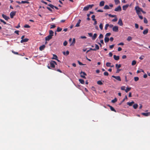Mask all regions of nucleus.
Wrapping results in <instances>:
<instances>
[{"label": "nucleus", "mask_w": 150, "mask_h": 150, "mask_svg": "<svg viewBox=\"0 0 150 150\" xmlns=\"http://www.w3.org/2000/svg\"><path fill=\"white\" fill-rule=\"evenodd\" d=\"M133 108L134 109H136L137 108V107H138V105L137 104H134L133 105Z\"/></svg>", "instance_id": "72a5a7b5"}, {"label": "nucleus", "mask_w": 150, "mask_h": 150, "mask_svg": "<svg viewBox=\"0 0 150 150\" xmlns=\"http://www.w3.org/2000/svg\"><path fill=\"white\" fill-rule=\"evenodd\" d=\"M94 5L93 4L88 5L87 6H86L84 7L83 9V10L84 11H88L90 8H91Z\"/></svg>", "instance_id": "7ed1b4c3"}, {"label": "nucleus", "mask_w": 150, "mask_h": 150, "mask_svg": "<svg viewBox=\"0 0 150 150\" xmlns=\"http://www.w3.org/2000/svg\"><path fill=\"white\" fill-rule=\"evenodd\" d=\"M136 63V62L135 60H133L132 63V65L133 66L135 65Z\"/></svg>", "instance_id": "79ce46f5"}, {"label": "nucleus", "mask_w": 150, "mask_h": 150, "mask_svg": "<svg viewBox=\"0 0 150 150\" xmlns=\"http://www.w3.org/2000/svg\"><path fill=\"white\" fill-rule=\"evenodd\" d=\"M134 103V101H132L130 102H127V104L129 105V106H131Z\"/></svg>", "instance_id": "412c9836"}, {"label": "nucleus", "mask_w": 150, "mask_h": 150, "mask_svg": "<svg viewBox=\"0 0 150 150\" xmlns=\"http://www.w3.org/2000/svg\"><path fill=\"white\" fill-rule=\"evenodd\" d=\"M62 29L61 28H60L59 27H58L57 28V31L58 32H60L62 31Z\"/></svg>", "instance_id": "e433bc0d"}, {"label": "nucleus", "mask_w": 150, "mask_h": 150, "mask_svg": "<svg viewBox=\"0 0 150 150\" xmlns=\"http://www.w3.org/2000/svg\"><path fill=\"white\" fill-rule=\"evenodd\" d=\"M129 5L128 4H126L122 6L123 10L124 11H125L128 7Z\"/></svg>", "instance_id": "ddd939ff"}, {"label": "nucleus", "mask_w": 150, "mask_h": 150, "mask_svg": "<svg viewBox=\"0 0 150 150\" xmlns=\"http://www.w3.org/2000/svg\"><path fill=\"white\" fill-rule=\"evenodd\" d=\"M104 8L105 9H110V7L109 6L106 5L104 6Z\"/></svg>", "instance_id": "473e14b6"}, {"label": "nucleus", "mask_w": 150, "mask_h": 150, "mask_svg": "<svg viewBox=\"0 0 150 150\" xmlns=\"http://www.w3.org/2000/svg\"><path fill=\"white\" fill-rule=\"evenodd\" d=\"M78 63L80 65H84V64H82V63L81 62H80L79 61H78Z\"/></svg>", "instance_id": "052dcab7"}, {"label": "nucleus", "mask_w": 150, "mask_h": 150, "mask_svg": "<svg viewBox=\"0 0 150 150\" xmlns=\"http://www.w3.org/2000/svg\"><path fill=\"white\" fill-rule=\"evenodd\" d=\"M134 79L135 81H137L139 80V78L138 77H135Z\"/></svg>", "instance_id": "49530a36"}, {"label": "nucleus", "mask_w": 150, "mask_h": 150, "mask_svg": "<svg viewBox=\"0 0 150 150\" xmlns=\"http://www.w3.org/2000/svg\"><path fill=\"white\" fill-rule=\"evenodd\" d=\"M144 23L146 24L148 23V21L146 18H144Z\"/></svg>", "instance_id": "58836bf2"}, {"label": "nucleus", "mask_w": 150, "mask_h": 150, "mask_svg": "<svg viewBox=\"0 0 150 150\" xmlns=\"http://www.w3.org/2000/svg\"><path fill=\"white\" fill-rule=\"evenodd\" d=\"M121 89L122 90H125V86H122L121 88Z\"/></svg>", "instance_id": "0e129e2a"}, {"label": "nucleus", "mask_w": 150, "mask_h": 150, "mask_svg": "<svg viewBox=\"0 0 150 150\" xmlns=\"http://www.w3.org/2000/svg\"><path fill=\"white\" fill-rule=\"evenodd\" d=\"M108 15L110 17H112V18L116 17V15H112L110 14H109Z\"/></svg>", "instance_id": "de8ad7c7"}, {"label": "nucleus", "mask_w": 150, "mask_h": 150, "mask_svg": "<svg viewBox=\"0 0 150 150\" xmlns=\"http://www.w3.org/2000/svg\"><path fill=\"white\" fill-rule=\"evenodd\" d=\"M144 72V71L142 70V69H141L140 70H138L137 71V73H140V72Z\"/></svg>", "instance_id": "603ef678"}, {"label": "nucleus", "mask_w": 150, "mask_h": 150, "mask_svg": "<svg viewBox=\"0 0 150 150\" xmlns=\"http://www.w3.org/2000/svg\"><path fill=\"white\" fill-rule=\"evenodd\" d=\"M16 11H13L11 12L10 13V18H13L14 16L16 15Z\"/></svg>", "instance_id": "39448f33"}, {"label": "nucleus", "mask_w": 150, "mask_h": 150, "mask_svg": "<svg viewBox=\"0 0 150 150\" xmlns=\"http://www.w3.org/2000/svg\"><path fill=\"white\" fill-rule=\"evenodd\" d=\"M112 77H113L115 79H116L117 80L119 81H121V79L120 78V77L119 76H115L114 75H112Z\"/></svg>", "instance_id": "0eeeda50"}, {"label": "nucleus", "mask_w": 150, "mask_h": 150, "mask_svg": "<svg viewBox=\"0 0 150 150\" xmlns=\"http://www.w3.org/2000/svg\"><path fill=\"white\" fill-rule=\"evenodd\" d=\"M135 26L136 28L137 29L139 28V25L135 23Z\"/></svg>", "instance_id": "680f3d73"}, {"label": "nucleus", "mask_w": 150, "mask_h": 150, "mask_svg": "<svg viewBox=\"0 0 150 150\" xmlns=\"http://www.w3.org/2000/svg\"><path fill=\"white\" fill-rule=\"evenodd\" d=\"M2 16L7 21L8 19H10L9 17L6 16L4 14H2Z\"/></svg>", "instance_id": "9b49d317"}, {"label": "nucleus", "mask_w": 150, "mask_h": 150, "mask_svg": "<svg viewBox=\"0 0 150 150\" xmlns=\"http://www.w3.org/2000/svg\"><path fill=\"white\" fill-rule=\"evenodd\" d=\"M140 14H139V15H138L139 18L141 20L142 19H143V17L142 16H141L140 15Z\"/></svg>", "instance_id": "bf43d9fd"}, {"label": "nucleus", "mask_w": 150, "mask_h": 150, "mask_svg": "<svg viewBox=\"0 0 150 150\" xmlns=\"http://www.w3.org/2000/svg\"><path fill=\"white\" fill-rule=\"evenodd\" d=\"M142 8H140L138 6H136L135 7V10H136V13L137 15L141 14V12L142 11Z\"/></svg>", "instance_id": "f03ea898"}, {"label": "nucleus", "mask_w": 150, "mask_h": 150, "mask_svg": "<svg viewBox=\"0 0 150 150\" xmlns=\"http://www.w3.org/2000/svg\"><path fill=\"white\" fill-rule=\"evenodd\" d=\"M21 3H22V4L26 3L27 4H29L30 3V2L28 1H22L21 2Z\"/></svg>", "instance_id": "4c0bfd02"}, {"label": "nucleus", "mask_w": 150, "mask_h": 150, "mask_svg": "<svg viewBox=\"0 0 150 150\" xmlns=\"http://www.w3.org/2000/svg\"><path fill=\"white\" fill-rule=\"evenodd\" d=\"M56 27V26L55 25H51L50 28L52 29L55 28Z\"/></svg>", "instance_id": "e2e57ef3"}, {"label": "nucleus", "mask_w": 150, "mask_h": 150, "mask_svg": "<svg viewBox=\"0 0 150 150\" xmlns=\"http://www.w3.org/2000/svg\"><path fill=\"white\" fill-rule=\"evenodd\" d=\"M57 57L56 55L55 54H53V57H52V59H57Z\"/></svg>", "instance_id": "2f4dec72"}, {"label": "nucleus", "mask_w": 150, "mask_h": 150, "mask_svg": "<svg viewBox=\"0 0 150 150\" xmlns=\"http://www.w3.org/2000/svg\"><path fill=\"white\" fill-rule=\"evenodd\" d=\"M104 74L105 76H108L109 75V74L108 72H105L104 73Z\"/></svg>", "instance_id": "4d7b16f0"}, {"label": "nucleus", "mask_w": 150, "mask_h": 150, "mask_svg": "<svg viewBox=\"0 0 150 150\" xmlns=\"http://www.w3.org/2000/svg\"><path fill=\"white\" fill-rule=\"evenodd\" d=\"M47 8L48 10L49 11H51V12H52V10L50 7H46Z\"/></svg>", "instance_id": "6e6d98bb"}, {"label": "nucleus", "mask_w": 150, "mask_h": 150, "mask_svg": "<svg viewBox=\"0 0 150 150\" xmlns=\"http://www.w3.org/2000/svg\"><path fill=\"white\" fill-rule=\"evenodd\" d=\"M88 34L89 35V36L90 37H91L92 36L93 34L92 33H88Z\"/></svg>", "instance_id": "774afa93"}, {"label": "nucleus", "mask_w": 150, "mask_h": 150, "mask_svg": "<svg viewBox=\"0 0 150 150\" xmlns=\"http://www.w3.org/2000/svg\"><path fill=\"white\" fill-rule=\"evenodd\" d=\"M114 1L116 5H118L120 3L119 0H114Z\"/></svg>", "instance_id": "393cba45"}, {"label": "nucleus", "mask_w": 150, "mask_h": 150, "mask_svg": "<svg viewBox=\"0 0 150 150\" xmlns=\"http://www.w3.org/2000/svg\"><path fill=\"white\" fill-rule=\"evenodd\" d=\"M122 10L121 7L120 6H119L115 8L114 11H120Z\"/></svg>", "instance_id": "6e6552de"}, {"label": "nucleus", "mask_w": 150, "mask_h": 150, "mask_svg": "<svg viewBox=\"0 0 150 150\" xmlns=\"http://www.w3.org/2000/svg\"><path fill=\"white\" fill-rule=\"evenodd\" d=\"M117 101V99L116 98H115L113 100H112L111 102L112 103H115Z\"/></svg>", "instance_id": "c03bdc74"}, {"label": "nucleus", "mask_w": 150, "mask_h": 150, "mask_svg": "<svg viewBox=\"0 0 150 150\" xmlns=\"http://www.w3.org/2000/svg\"><path fill=\"white\" fill-rule=\"evenodd\" d=\"M111 64V63L110 62H107L106 63V66L107 67H110Z\"/></svg>", "instance_id": "f704fd0d"}, {"label": "nucleus", "mask_w": 150, "mask_h": 150, "mask_svg": "<svg viewBox=\"0 0 150 150\" xmlns=\"http://www.w3.org/2000/svg\"><path fill=\"white\" fill-rule=\"evenodd\" d=\"M132 39V38L131 36H128L127 39V40L128 41H130Z\"/></svg>", "instance_id": "c756f323"}, {"label": "nucleus", "mask_w": 150, "mask_h": 150, "mask_svg": "<svg viewBox=\"0 0 150 150\" xmlns=\"http://www.w3.org/2000/svg\"><path fill=\"white\" fill-rule=\"evenodd\" d=\"M24 27L25 28H30V26L26 24L24 25Z\"/></svg>", "instance_id": "3c124183"}, {"label": "nucleus", "mask_w": 150, "mask_h": 150, "mask_svg": "<svg viewBox=\"0 0 150 150\" xmlns=\"http://www.w3.org/2000/svg\"><path fill=\"white\" fill-rule=\"evenodd\" d=\"M67 44V42L66 41H65L63 43V45L64 46H66Z\"/></svg>", "instance_id": "5fc2aeb1"}, {"label": "nucleus", "mask_w": 150, "mask_h": 150, "mask_svg": "<svg viewBox=\"0 0 150 150\" xmlns=\"http://www.w3.org/2000/svg\"><path fill=\"white\" fill-rule=\"evenodd\" d=\"M95 16L94 15H93L92 16L91 18H92V20L93 21L96 20V19H95Z\"/></svg>", "instance_id": "13d9d810"}, {"label": "nucleus", "mask_w": 150, "mask_h": 150, "mask_svg": "<svg viewBox=\"0 0 150 150\" xmlns=\"http://www.w3.org/2000/svg\"><path fill=\"white\" fill-rule=\"evenodd\" d=\"M118 24L122 26L123 25V23L122 20L121 19H120L119 20Z\"/></svg>", "instance_id": "f8f14e48"}, {"label": "nucleus", "mask_w": 150, "mask_h": 150, "mask_svg": "<svg viewBox=\"0 0 150 150\" xmlns=\"http://www.w3.org/2000/svg\"><path fill=\"white\" fill-rule=\"evenodd\" d=\"M109 24H106V25L105 26V30H107V29L108 28L109 26Z\"/></svg>", "instance_id": "a18cd8bd"}, {"label": "nucleus", "mask_w": 150, "mask_h": 150, "mask_svg": "<svg viewBox=\"0 0 150 150\" xmlns=\"http://www.w3.org/2000/svg\"><path fill=\"white\" fill-rule=\"evenodd\" d=\"M110 35H111L110 33H107L106 34V35L105 36V37H107L109 36Z\"/></svg>", "instance_id": "09e8293b"}, {"label": "nucleus", "mask_w": 150, "mask_h": 150, "mask_svg": "<svg viewBox=\"0 0 150 150\" xmlns=\"http://www.w3.org/2000/svg\"><path fill=\"white\" fill-rule=\"evenodd\" d=\"M63 53L64 55H67L69 54V52L68 51H67L66 52H63Z\"/></svg>", "instance_id": "bb28decb"}, {"label": "nucleus", "mask_w": 150, "mask_h": 150, "mask_svg": "<svg viewBox=\"0 0 150 150\" xmlns=\"http://www.w3.org/2000/svg\"><path fill=\"white\" fill-rule=\"evenodd\" d=\"M49 35L45 38L46 41H49L52 38L54 33V32L51 30L49 31Z\"/></svg>", "instance_id": "f257e3e1"}, {"label": "nucleus", "mask_w": 150, "mask_h": 150, "mask_svg": "<svg viewBox=\"0 0 150 150\" xmlns=\"http://www.w3.org/2000/svg\"><path fill=\"white\" fill-rule=\"evenodd\" d=\"M81 21L80 19H79L78 21V22L77 23L76 25L75 26V27H78L80 26V24L81 23Z\"/></svg>", "instance_id": "6ab92c4d"}, {"label": "nucleus", "mask_w": 150, "mask_h": 150, "mask_svg": "<svg viewBox=\"0 0 150 150\" xmlns=\"http://www.w3.org/2000/svg\"><path fill=\"white\" fill-rule=\"evenodd\" d=\"M97 83L98 85H102L103 84V83L100 81H98L97 82Z\"/></svg>", "instance_id": "a19ab883"}, {"label": "nucleus", "mask_w": 150, "mask_h": 150, "mask_svg": "<svg viewBox=\"0 0 150 150\" xmlns=\"http://www.w3.org/2000/svg\"><path fill=\"white\" fill-rule=\"evenodd\" d=\"M109 38L107 37H105V38H104V41L105 42V43L108 42H109Z\"/></svg>", "instance_id": "4be33fe9"}, {"label": "nucleus", "mask_w": 150, "mask_h": 150, "mask_svg": "<svg viewBox=\"0 0 150 150\" xmlns=\"http://www.w3.org/2000/svg\"><path fill=\"white\" fill-rule=\"evenodd\" d=\"M12 52L14 54H17V55H21V54H18V52H16L13 51V50H12Z\"/></svg>", "instance_id": "37998d69"}, {"label": "nucleus", "mask_w": 150, "mask_h": 150, "mask_svg": "<svg viewBox=\"0 0 150 150\" xmlns=\"http://www.w3.org/2000/svg\"><path fill=\"white\" fill-rule=\"evenodd\" d=\"M29 39L28 38H25V39H23V40H22L21 41V43H23L24 42H27L28 41Z\"/></svg>", "instance_id": "f3484780"}, {"label": "nucleus", "mask_w": 150, "mask_h": 150, "mask_svg": "<svg viewBox=\"0 0 150 150\" xmlns=\"http://www.w3.org/2000/svg\"><path fill=\"white\" fill-rule=\"evenodd\" d=\"M95 49H92V48H90V50H91L93 51H96V50H98L99 49V47L98 45L95 44Z\"/></svg>", "instance_id": "9d476101"}, {"label": "nucleus", "mask_w": 150, "mask_h": 150, "mask_svg": "<svg viewBox=\"0 0 150 150\" xmlns=\"http://www.w3.org/2000/svg\"><path fill=\"white\" fill-rule=\"evenodd\" d=\"M131 89V87H128V88H127L125 90V91L126 92V93H127Z\"/></svg>", "instance_id": "cd10ccee"}, {"label": "nucleus", "mask_w": 150, "mask_h": 150, "mask_svg": "<svg viewBox=\"0 0 150 150\" xmlns=\"http://www.w3.org/2000/svg\"><path fill=\"white\" fill-rule=\"evenodd\" d=\"M148 29L147 28H146V29L143 32V33L144 35H146L148 33Z\"/></svg>", "instance_id": "aec40b11"}, {"label": "nucleus", "mask_w": 150, "mask_h": 150, "mask_svg": "<svg viewBox=\"0 0 150 150\" xmlns=\"http://www.w3.org/2000/svg\"><path fill=\"white\" fill-rule=\"evenodd\" d=\"M117 17L116 16V17H115V18L112 19V22H116L117 21Z\"/></svg>", "instance_id": "ea45409f"}, {"label": "nucleus", "mask_w": 150, "mask_h": 150, "mask_svg": "<svg viewBox=\"0 0 150 150\" xmlns=\"http://www.w3.org/2000/svg\"><path fill=\"white\" fill-rule=\"evenodd\" d=\"M99 27L100 29L102 30L103 28V26L102 23H101L99 25Z\"/></svg>", "instance_id": "8fccbe9b"}, {"label": "nucleus", "mask_w": 150, "mask_h": 150, "mask_svg": "<svg viewBox=\"0 0 150 150\" xmlns=\"http://www.w3.org/2000/svg\"><path fill=\"white\" fill-rule=\"evenodd\" d=\"M108 107H109L110 108V109L111 111H114L115 112H116V110H115V109L112 106H111L110 105H108Z\"/></svg>", "instance_id": "4468645a"}, {"label": "nucleus", "mask_w": 150, "mask_h": 150, "mask_svg": "<svg viewBox=\"0 0 150 150\" xmlns=\"http://www.w3.org/2000/svg\"><path fill=\"white\" fill-rule=\"evenodd\" d=\"M103 35L102 34H100L99 36V39L103 38Z\"/></svg>", "instance_id": "864d4df0"}, {"label": "nucleus", "mask_w": 150, "mask_h": 150, "mask_svg": "<svg viewBox=\"0 0 150 150\" xmlns=\"http://www.w3.org/2000/svg\"><path fill=\"white\" fill-rule=\"evenodd\" d=\"M50 64L51 67L54 68L55 67V64L57 65V63L55 61H51L50 62Z\"/></svg>", "instance_id": "20e7f679"}, {"label": "nucleus", "mask_w": 150, "mask_h": 150, "mask_svg": "<svg viewBox=\"0 0 150 150\" xmlns=\"http://www.w3.org/2000/svg\"><path fill=\"white\" fill-rule=\"evenodd\" d=\"M144 56L142 55V56H141V57H140L139 58V59L142 60H143L144 59Z\"/></svg>", "instance_id": "69168bd1"}, {"label": "nucleus", "mask_w": 150, "mask_h": 150, "mask_svg": "<svg viewBox=\"0 0 150 150\" xmlns=\"http://www.w3.org/2000/svg\"><path fill=\"white\" fill-rule=\"evenodd\" d=\"M105 2L104 1H101L100 3L99 6H102L104 5Z\"/></svg>", "instance_id": "5701e85b"}, {"label": "nucleus", "mask_w": 150, "mask_h": 150, "mask_svg": "<svg viewBox=\"0 0 150 150\" xmlns=\"http://www.w3.org/2000/svg\"><path fill=\"white\" fill-rule=\"evenodd\" d=\"M142 114L146 116H148L150 115V112H148L147 113H142Z\"/></svg>", "instance_id": "dca6fc26"}, {"label": "nucleus", "mask_w": 150, "mask_h": 150, "mask_svg": "<svg viewBox=\"0 0 150 150\" xmlns=\"http://www.w3.org/2000/svg\"><path fill=\"white\" fill-rule=\"evenodd\" d=\"M121 65L120 64H116L115 65V67L117 69H119L121 67Z\"/></svg>", "instance_id": "c85d7f7f"}, {"label": "nucleus", "mask_w": 150, "mask_h": 150, "mask_svg": "<svg viewBox=\"0 0 150 150\" xmlns=\"http://www.w3.org/2000/svg\"><path fill=\"white\" fill-rule=\"evenodd\" d=\"M80 74L81 77L85 79H86L85 76H86L87 74L85 72L81 71L80 73Z\"/></svg>", "instance_id": "423d86ee"}, {"label": "nucleus", "mask_w": 150, "mask_h": 150, "mask_svg": "<svg viewBox=\"0 0 150 150\" xmlns=\"http://www.w3.org/2000/svg\"><path fill=\"white\" fill-rule=\"evenodd\" d=\"M76 42L75 39L74 38L73 39V41L72 43L70 45H74Z\"/></svg>", "instance_id": "7c9ffc66"}, {"label": "nucleus", "mask_w": 150, "mask_h": 150, "mask_svg": "<svg viewBox=\"0 0 150 150\" xmlns=\"http://www.w3.org/2000/svg\"><path fill=\"white\" fill-rule=\"evenodd\" d=\"M79 81L82 84H84L85 82L84 80H83V79H79Z\"/></svg>", "instance_id": "a878e982"}, {"label": "nucleus", "mask_w": 150, "mask_h": 150, "mask_svg": "<svg viewBox=\"0 0 150 150\" xmlns=\"http://www.w3.org/2000/svg\"><path fill=\"white\" fill-rule=\"evenodd\" d=\"M45 47V45H42V46H40L39 47V50L40 51H42L43 50Z\"/></svg>", "instance_id": "2eb2a0df"}, {"label": "nucleus", "mask_w": 150, "mask_h": 150, "mask_svg": "<svg viewBox=\"0 0 150 150\" xmlns=\"http://www.w3.org/2000/svg\"><path fill=\"white\" fill-rule=\"evenodd\" d=\"M48 5L52 9H54V6L53 5L51 4H49Z\"/></svg>", "instance_id": "c9c22d12"}, {"label": "nucleus", "mask_w": 150, "mask_h": 150, "mask_svg": "<svg viewBox=\"0 0 150 150\" xmlns=\"http://www.w3.org/2000/svg\"><path fill=\"white\" fill-rule=\"evenodd\" d=\"M113 58L114 59L116 60H118L120 59L119 56H116L115 55H114Z\"/></svg>", "instance_id": "a211bd4d"}, {"label": "nucleus", "mask_w": 150, "mask_h": 150, "mask_svg": "<svg viewBox=\"0 0 150 150\" xmlns=\"http://www.w3.org/2000/svg\"><path fill=\"white\" fill-rule=\"evenodd\" d=\"M114 46V45H110L109 46V48L110 49H112V48H113Z\"/></svg>", "instance_id": "338daca9"}, {"label": "nucleus", "mask_w": 150, "mask_h": 150, "mask_svg": "<svg viewBox=\"0 0 150 150\" xmlns=\"http://www.w3.org/2000/svg\"><path fill=\"white\" fill-rule=\"evenodd\" d=\"M112 30L114 32H117L118 31V27L117 26H115L112 28Z\"/></svg>", "instance_id": "1a4fd4ad"}, {"label": "nucleus", "mask_w": 150, "mask_h": 150, "mask_svg": "<svg viewBox=\"0 0 150 150\" xmlns=\"http://www.w3.org/2000/svg\"><path fill=\"white\" fill-rule=\"evenodd\" d=\"M97 37V34L96 33L94 34L93 35L92 37V39L93 40H95L96 38Z\"/></svg>", "instance_id": "b1692460"}]
</instances>
